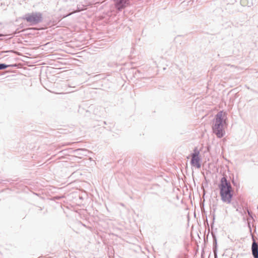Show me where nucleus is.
I'll list each match as a JSON object with an SVG mask.
<instances>
[{
  "label": "nucleus",
  "instance_id": "obj_1",
  "mask_svg": "<svg viewBox=\"0 0 258 258\" xmlns=\"http://www.w3.org/2000/svg\"><path fill=\"white\" fill-rule=\"evenodd\" d=\"M227 179L221 178L218 187L222 201L226 204H230L233 196V189L230 181H228Z\"/></svg>",
  "mask_w": 258,
  "mask_h": 258
},
{
  "label": "nucleus",
  "instance_id": "obj_2",
  "mask_svg": "<svg viewBox=\"0 0 258 258\" xmlns=\"http://www.w3.org/2000/svg\"><path fill=\"white\" fill-rule=\"evenodd\" d=\"M223 112L220 111L215 115L213 120L212 128L214 134H215L218 138H222L225 135L224 128V118Z\"/></svg>",
  "mask_w": 258,
  "mask_h": 258
},
{
  "label": "nucleus",
  "instance_id": "obj_3",
  "mask_svg": "<svg viewBox=\"0 0 258 258\" xmlns=\"http://www.w3.org/2000/svg\"><path fill=\"white\" fill-rule=\"evenodd\" d=\"M22 19L29 23L30 26L36 25L42 21V14L40 12H36L27 13L22 17Z\"/></svg>",
  "mask_w": 258,
  "mask_h": 258
},
{
  "label": "nucleus",
  "instance_id": "obj_4",
  "mask_svg": "<svg viewBox=\"0 0 258 258\" xmlns=\"http://www.w3.org/2000/svg\"><path fill=\"white\" fill-rule=\"evenodd\" d=\"M199 154L200 152L197 147L194 149V152L191 154V159L190 160V163L192 166L196 167L198 168H200L201 166V159L199 156Z\"/></svg>",
  "mask_w": 258,
  "mask_h": 258
},
{
  "label": "nucleus",
  "instance_id": "obj_5",
  "mask_svg": "<svg viewBox=\"0 0 258 258\" xmlns=\"http://www.w3.org/2000/svg\"><path fill=\"white\" fill-rule=\"evenodd\" d=\"M247 226L252 240V243L251 244L252 254L253 258H258V243L256 241L254 238V236L252 233V229L250 222L249 221L247 222Z\"/></svg>",
  "mask_w": 258,
  "mask_h": 258
},
{
  "label": "nucleus",
  "instance_id": "obj_6",
  "mask_svg": "<svg viewBox=\"0 0 258 258\" xmlns=\"http://www.w3.org/2000/svg\"><path fill=\"white\" fill-rule=\"evenodd\" d=\"M89 173L87 172L85 170H77L72 173L69 177H79L81 176L85 177H88L89 176Z\"/></svg>",
  "mask_w": 258,
  "mask_h": 258
},
{
  "label": "nucleus",
  "instance_id": "obj_7",
  "mask_svg": "<svg viewBox=\"0 0 258 258\" xmlns=\"http://www.w3.org/2000/svg\"><path fill=\"white\" fill-rule=\"evenodd\" d=\"M212 234L213 239V250L214 254V258H218L217 238L215 234L212 233Z\"/></svg>",
  "mask_w": 258,
  "mask_h": 258
},
{
  "label": "nucleus",
  "instance_id": "obj_8",
  "mask_svg": "<svg viewBox=\"0 0 258 258\" xmlns=\"http://www.w3.org/2000/svg\"><path fill=\"white\" fill-rule=\"evenodd\" d=\"M104 108L101 106H98L96 108H95L93 111V113L97 115V116H99L101 117L104 114Z\"/></svg>",
  "mask_w": 258,
  "mask_h": 258
},
{
  "label": "nucleus",
  "instance_id": "obj_9",
  "mask_svg": "<svg viewBox=\"0 0 258 258\" xmlns=\"http://www.w3.org/2000/svg\"><path fill=\"white\" fill-rule=\"evenodd\" d=\"M9 67H10V66L8 65V64H6V63H0V70H3L6 69Z\"/></svg>",
  "mask_w": 258,
  "mask_h": 258
},
{
  "label": "nucleus",
  "instance_id": "obj_10",
  "mask_svg": "<svg viewBox=\"0 0 258 258\" xmlns=\"http://www.w3.org/2000/svg\"><path fill=\"white\" fill-rule=\"evenodd\" d=\"M209 180L207 178H204V180L202 183V186H208V183L209 182Z\"/></svg>",
  "mask_w": 258,
  "mask_h": 258
},
{
  "label": "nucleus",
  "instance_id": "obj_11",
  "mask_svg": "<svg viewBox=\"0 0 258 258\" xmlns=\"http://www.w3.org/2000/svg\"><path fill=\"white\" fill-rule=\"evenodd\" d=\"M246 1H247V0H241L240 1L241 5L243 6L247 5L248 7H250L251 5H249L248 3L247 4Z\"/></svg>",
  "mask_w": 258,
  "mask_h": 258
},
{
  "label": "nucleus",
  "instance_id": "obj_12",
  "mask_svg": "<svg viewBox=\"0 0 258 258\" xmlns=\"http://www.w3.org/2000/svg\"><path fill=\"white\" fill-rule=\"evenodd\" d=\"M238 178H232V183L233 184V185L234 186H236L237 184H236V180H237Z\"/></svg>",
  "mask_w": 258,
  "mask_h": 258
},
{
  "label": "nucleus",
  "instance_id": "obj_13",
  "mask_svg": "<svg viewBox=\"0 0 258 258\" xmlns=\"http://www.w3.org/2000/svg\"><path fill=\"white\" fill-rule=\"evenodd\" d=\"M245 210H246V211H247V212L248 213V214L250 218H251L252 219H253L252 216L251 212L250 211H249L248 209H246Z\"/></svg>",
  "mask_w": 258,
  "mask_h": 258
},
{
  "label": "nucleus",
  "instance_id": "obj_14",
  "mask_svg": "<svg viewBox=\"0 0 258 258\" xmlns=\"http://www.w3.org/2000/svg\"><path fill=\"white\" fill-rule=\"evenodd\" d=\"M212 218H213V221H212V225H213L214 223L215 219V215L214 213H213L212 215Z\"/></svg>",
  "mask_w": 258,
  "mask_h": 258
},
{
  "label": "nucleus",
  "instance_id": "obj_15",
  "mask_svg": "<svg viewBox=\"0 0 258 258\" xmlns=\"http://www.w3.org/2000/svg\"><path fill=\"white\" fill-rule=\"evenodd\" d=\"M203 176L204 177V178H206V176H208V173H206V175L205 174V173L203 172Z\"/></svg>",
  "mask_w": 258,
  "mask_h": 258
},
{
  "label": "nucleus",
  "instance_id": "obj_16",
  "mask_svg": "<svg viewBox=\"0 0 258 258\" xmlns=\"http://www.w3.org/2000/svg\"><path fill=\"white\" fill-rule=\"evenodd\" d=\"M103 123H104V124H106V121H104V122H103Z\"/></svg>",
  "mask_w": 258,
  "mask_h": 258
},
{
  "label": "nucleus",
  "instance_id": "obj_17",
  "mask_svg": "<svg viewBox=\"0 0 258 258\" xmlns=\"http://www.w3.org/2000/svg\"><path fill=\"white\" fill-rule=\"evenodd\" d=\"M192 179L195 181V178H192Z\"/></svg>",
  "mask_w": 258,
  "mask_h": 258
},
{
  "label": "nucleus",
  "instance_id": "obj_18",
  "mask_svg": "<svg viewBox=\"0 0 258 258\" xmlns=\"http://www.w3.org/2000/svg\"><path fill=\"white\" fill-rule=\"evenodd\" d=\"M207 225H209V223L208 222V220H207Z\"/></svg>",
  "mask_w": 258,
  "mask_h": 258
},
{
  "label": "nucleus",
  "instance_id": "obj_19",
  "mask_svg": "<svg viewBox=\"0 0 258 258\" xmlns=\"http://www.w3.org/2000/svg\"><path fill=\"white\" fill-rule=\"evenodd\" d=\"M3 36V34H0V36Z\"/></svg>",
  "mask_w": 258,
  "mask_h": 258
}]
</instances>
